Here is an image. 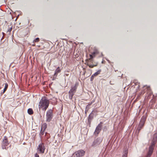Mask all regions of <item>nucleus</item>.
<instances>
[{
  "mask_svg": "<svg viewBox=\"0 0 157 157\" xmlns=\"http://www.w3.org/2000/svg\"><path fill=\"white\" fill-rule=\"evenodd\" d=\"M69 98L71 100L72 99L73 97L74 94L71 92L70 91L69 92Z\"/></svg>",
  "mask_w": 157,
  "mask_h": 157,
  "instance_id": "nucleus-18",
  "label": "nucleus"
},
{
  "mask_svg": "<svg viewBox=\"0 0 157 157\" xmlns=\"http://www.w3.org/2000/svg\"><path fill=\"white\" fill-rule=\"evenodd\" d=\"M90 58L89 59H92L94 57L92 54L90 55Z\"/></svg>",
  "mask_w": 157,
  "mask_h": 157,
  "instance_id": "nucleus-26",
  "label": "nucleus"
},
{
  "mask_svg": "<svg viewBox=\"0 0 157 157\" xmlns=\"http://www.w3.org/2000/svg\"><path fill=\"white\" fill-rule=\"evenodd\" d=\"M92 103L90 104H89L88 105H87V107H89L90 105L91 104H92Z\"/></svg>",
  "mask_w": 157,
  "mask_h": 157,
  "instance_id": "nucleus-31",
  "label": "nucleus"
},
{
  "mask_svg": "<svg viewBox=\"0 0 157 157\" xmlns=\"http://www.w3.org/2000/svg\"><path fill=\"white\" fill-rule=\"evenodd\" d=\"M154 148V147L150 146L149 147V151L148 153V154L151 155L153 153Z\"/></svg>",
  "mask_w": 157,
  "mask_h": 157,
  "instance_id": "nucleus-12",
  "label": "nucleus"
},
{
  "mask_svg": "<svg viewBox=\"0 0 157 157\" xmlns=\"http://www.w3.org/2000/svg\"><path fill=\"white\" fill-rule=\"evenodd\" d=\"M146 119V117L145 116H143L142 117L140 123L137 128V130H138L139 132L144 126Z\"/></svg>",
  "mask_w": 157,
  "mask_h": 157,
  "instance_id": "nucleus-3",
  "label": "nucleus"
},
{
  "mask_svg": "<svg viewBox=\"0 0 157 157\" xmlns=\"http://www.w3.org/2000/svg\"><path fill=\"white\" fill-rule=\"evenodd\" d=\"M99 53V52L97 49H95L94 50L93 52L92 53V54L93 55L94 57H95Z\"/></svg>",
  "mask_w": 157,
  "mask_h": 157,
  "instance_id": "nucleus-17",
  "label": "nucleus"
},
{
  "mask_svg": "<svg viewBox=\"0 0 157 157\" xmlns=\"http://www.w3.org/2000/svg\"><path fill=\"white\" fill-rule=\"evenodd\" d=\"M40 41V39L39 38H37L36 39H35L33 41V43L35 42H37L39 41Z\"/></svg>",
  "mask_w": 157,
  "mask_h": 157,
  "instance_id": "nucleus-24",
  "label": "nucleus"
},
{
  "mask_svg": "<svg viewBox=\"0 0 157 157\" xmlns=\"http://www.w3.org/2000/svg\"><path fill=\"white\" fill-rule=\"evenodd\" d=\"M143 90L139 93L137 98V99L142 94H143L145 93V91L144 90H146L148 91H150L151 90V89L150 86H144L143 88Z\"/></svg>",
  "mask_w": 157,
  "mask_h": 157,
  "instance_id": "nucleus-6",
  "label": "nucleus"
},
{
  "mask_svg": "<svg viewBox=\"0 0 157 157\" xmlns=\"http://www.w3.org/2000/svg\"><path fill=\"white\" fill-rule=\"evenodd\" d=\"M127 154L128 150H125L124 152V154L123 155L122 157H127Z\"/></svg>",
  "mask_w": 157,
  "mask_h": 157,
  "instance_id": "nucleus-21",
  "label": "nucleus"
},
{
  "mask_svg": "<svg viewBox=\"0 0 157 157\" xmlns=\"http://www.w3.org/2000/svg\"><path fill=\"white\" fill-rule=\"evenodd\" d=\"M87 65L90 68H93L94 67L96 66L97 65V64L91 65V64H89V63H87Z\"/></svg>",
  "mask_w": 157,
  "mask_h": 157,
  "instance_id": "nucleus-22",
  "label": "nucleus"
},
{
  "mask_svg": "<svg viewBox=\"0 0 157 157\" xmlns=\"http://www.w3.org/2000/svg\"><path fill=\"white\" fill-rule=\"evenodd\" d=\"M157 141V137H156V140H155V138H153V140H152V142L151 144V145L150 146V147H154V146L156 142Z\"/></svg>",
  "mask_w": 157,
  "mask_h": 157,
  "instance_id": "nucleus-14",
  "label": "nucleus"
},
{
  "mask_svg": "<svg viewBox=\"0 0 157 157\" xmlns=\"http://www.w3.org/2000/svg\"><path fill=\"white\" fill-rule=\"evenodd\" d=\"M53 116L52 110L51 109L49 110L47 112L46 115V121L47 122L50 121Z\"/></svg>",
  "mask_w": 157,
  "mask_h": 157,
  "instance_id": "nucleus-4",
  "label": "nucleus"
},
{
  "mask_svg": "<svg viewBox=\"0 0 157 157\" xmlns=\"http://www.w3.org/2000/svg\"><path fill=\"white\" fill-rule=\"evenodd\" d=\"M151 155L147 154V155L146 157H150Z\"/></svg>",
  "mask_w": 157,
  "mask_h": 157,
  "instance_id": "nucleus-30",
  "label": "nucleus"
},
{
  "mask_svg": "<svg viewBox=\"0 0 157 157\" xmlns=\"http://www.w3.org/2000/svg\"><path fill=\"white\" fill-rule=\"evenodd\" d=\"M49 104V100L46 97L42 98L40 100L38 105L39 108L45 111L48 107Z\"/></svg>",
  "mask_w": 157,
  "mask_h": 157,
  "instance_id": "nucleus-1",
  "label": "nucleus"
},
{
  "mask_svg": "<svg viewBox=\"0 0 157 157\" xmlns=\"http://www.w3.org/2000/svg\"><path fill=\"white\" fill-rule=\"evenodd\" d=\"M156 137H157V133H155V134L154 135V136L153 137V138H155V140H156Z\"/></svg>",
  "mask_w": 157,
  "mask_h": 157,
  "instance_id": "nucleus-27",
  "label": "nucleus"
},
{
  "mask_svg": "<svg viewBox=\"0 0 157 157\" xmlns=\"http://www.w3.org/2000/svg\"><path fill=\"white\" fill-rule=\"evenodd\" d=\"M78 83H76L74 86H73L71 87V88L70 90L69 91L75 94L76 91V89L78 86Z\"/></svg>",
  "mask_w": 157,
  "mask_h": 157,
  "instance_id": "nucleus-11",
  "label": "nucleus"
},
{
  "mask_svg": "<svg viewBox=\"0 0 157 157\" xmlns=\"http://www.w3.org/2000/svg\"><path fill=\"white\" fill-rule=\"evenodd\" d=\"M9 144L10 143L8 140L7 137L6 136H5L2 144V149L7 150L8 148V146Z\"/></svg>",
  "mask_w": 157,
  "mask_h": 157,
  "instance_id": "nucleus-2",
  "label": "nucleus"
},
{
  "mask_svg": "<svg viewBox=\"0 0 157 157\" xmlns=\"http://www.w3.org/2000/svg\"><path fill=\"white\" fill-rule=\"evenodd\" d=\"M32 45H33V46H35V44H33Z\"/></svg>",
  "mask_w": 157,
  "mask_h": 157,
  "instance_id": "nucleus-32",
  "label": "nucleus"
},
{
  "mask_svg": "<svg viewBox=\"0 0 157 157\" xmlns=\"http://www.w3.org/2000/svg\"><path fill=\"white\" fill-rule=\"evenodd\" d=\"M10 27H9V28H8V31H7V33L9 32V33H10V32H11V31L12 30V26L11 25H10Z\"/></svg>",
  "mask_w": 157,
  "mask_h": 157,
  "instance_id": "nucleus-23",
  "label": "nucleus"
},
{
  "mask_svg": "<svg viewBox=\"0 0 157 157\" xmlns=\"http://www.w3.org/2000/svg\"><path fill=\"white\" fill-rule=\"evenodd\" d=\"M101 71V70H98V71L97 72L95 73L94 74H93V76H94L95 77L97 75H99L100 74Z\"/></svg>",
  "mask_w": 157,
  "mask_h": 157,
  "instance_id": "nucleus-20",
  "label": "nucleus"
},
{
  "mask_svg": "<svg viewBox=\"0 0 157 157\" xmlns=\"http://www.w3.org/2000/svg\"><path fill=\"white\" fill-rule=\"evenodd\" d=\"M61 71V70L59 67H58L56 70L55 71V73L54 74V75L56 76H57V75Z\"/></svg>",
  "mask_w": 157,
  "mask_h": 157,
  "instance_id": "nucleus-16",
  "label": "nucleus"
},
{
  "mask_svg": "<svg viewBox=\"0 0 157 157\" xmlns=\"http://www.w3.org/2000/svg\"><path fill=\"white\" fill-rule=\"evenodd\" d=\"M143 90L139 93L137 98V99L142 94H143L145 93V91L144 90H146L148 91H150L151 90V89L150 86H144L143 88Z\"/></svg>",
  "mask_w": 157,
  "mask_h": 157,
  "instance_id": "nucleus-5",
  "label": "nucleus"
},
{
  "mask_svg": "<svg viewBox=\"0 0 157 157\" xmlns=\"http://www.w3.org/2000/svg\"><path fill=\"white\" fill-rule=\"evenodd\" d=\"M102 141V139L101 138H98L95 140L92 144V146H96L99 145Z\"/></svg>",
  "mask_w": 157,
  "mask_h": 157,
  "instance_id": "nucleus-8",
  "label": "nucleus"
},
{
  "mask_svg": "<svg viewBox=\"0 0 157 157\" xmlns=\"http://www.w3.org/2000/svg\"><path fill=\"white\" fill-rule=\"evenodd\" d=\"M44 132H45V130H42V129H41V132H40V134L41 135H43L44 134Z\"/></svg>",
  "mask_w": 157,
  "mask_h": 157,
  "instance_id": "nucleus-25",
  "label": "nucleus"
},
{
  "mask_svg": "<svg viewBox=\"0 0 157 157\" xmlns=\"http://www.w3.org/2000/svg\"><path fill=\"white\" fill-rule=\"evenodd\" d=\"M102 124L103 123L102 122H101L96 127L94 132V134L95 135H98L101 131L102 127Z\"/></svg>",
  "mask_w": 157,
  "mask_h": 157,
  "instance_id": "nucleus-7",
  "label": "nucleus"
},
{
  "mask_svg": "<svg viewBox=\"0 0 157 157\" xmlns=\"http://www.w3.org/2000/svg\"><path fill=\"white\" fill-rule=\"evenodd\" d=\"M94 77L95 76H93V75H92V76L91 77V78H90L91 81H92L93 80Z\"/></svg>",
  "mask_w": 157,
  "mask_h": 157,
  "instance_id": "nucleus-28",
  "label": "nucleus"
},
{
  "mask_svg": "<svg viewBox=\"0 0 157 157\" xmlns=\"http://www.w3.org/2000/svg\"><path fill=\"white\" fill-rule=\"evenodd\" d=\"M45 147L44 144L43 143H40L38 148V150L39 151L40 153H43L44 152Z\"/></svg>",
  "mask_w": 157,
  "mask_h": 157,
  "instance_id": "nucleus-10",
  "label": "nucleus"
},
{
  "mask_svg": "<svg viewBox=\"0 0 157 157\" xmlns=\"http://www.w3.org/2000/svg\"><path fill=\"white\" fill-rule=\"evenodd\" d=\"M85 153V151L81 150L75 152V155L76 157H82L84 155Z\"/></svg>",
  "mask_w": 157,
  "mask_h": 157,
  "instance_id": "nucleus-9",
  "label": "nucleus"
},
{
  "mask_svg": "<svg viewBox=\"0 0 157 157\" xmlns=\"http://www.w3.org/2000/svg\"><path fill=\"white\" fill-rule=\"evenodd\" d=\"M35 157H39V156L37 153H36L35 155Z\"/></svg>",
  "mask_w": 157,
  "mask_h": 157,
  "instance_id": "nucleus-29",
  "label": "nucleus"
},
{
  "mask_svg": "<svg viewBox=\"0 0 157 157\" xmlns=\"http://www.w3.org/2000/svg\"><path fill=\"white\" fill-rule=\"evenodd\" d=\"M5 88L4 89L3 91L1 92V94H3L5 92L6 90H7V89L8 88V84L6 83H5Z\"/></svg>",
  "mask_w": 157,
  "mask_h": 157,
  "instance_id": "nucleus-13",
  "label": "nucleus"
},
{
  "mask_svg": "<svg viewBox=\"0 0 157 157\" xmlns=\"http://www.w3.org/2000/svg\"><path fill=\"white\" fill-rule=\"evenodd\" d=\"M28 113L30 115L33 114V112L32 109L31 108L29 109L28 110Z\"/></svg>",
  "mask_w": 157,
  "mask_h": 157,
  "instance_id": "nucleus-19",
  "label": "nucleus"
},
{
  "mask_svg": "<svg viewBox=\"0 0 157 157\" xmlns=\"http://www.w3.org/2000/svg\"><path fill=\"white\" fill-rule=\"evenodd\" d=\"M47 127V124L46 123H44L42 125L41 129L45 130Z\"/></svg>",
  "mask_w": 157,
  "mask_h": 157,
  "instance_id": "nucleus-15",
  "label": "nucleus"
}]
</instances>
